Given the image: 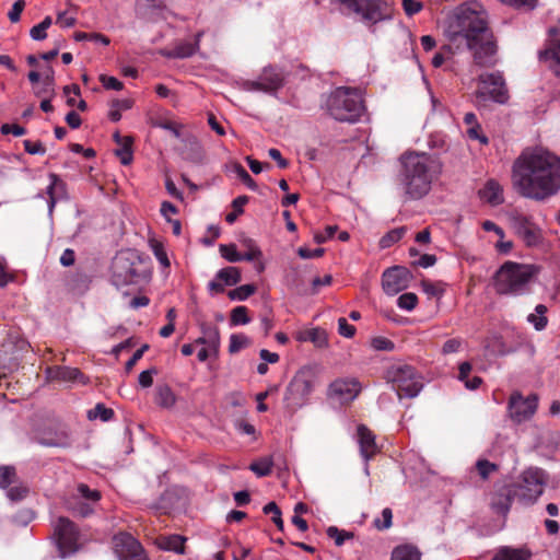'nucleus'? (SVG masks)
Segmentation results:
<instances>
[{"label": "nucleus", "instance_id": "69168bd1", "mask_svg": "<svg viewBox=\"0 0 560 560\" xmlns=\"http://www.w3.org/2000/svg\"><path fill=\"white\" fill-rule=\"evenodd\" d=\"M25 7L24 0H18L13 3L11 10L8 13V18L12 23L20 21L21 13Z\"/></svg>", "mask_w": 560, "mask_h": 560}, {"label": "nucleus", "instance_id": "49530a36", "mask_svg": "<svg viewBox=\"0 0 560 560\" xmlns=\"http://www.w3.org/2000/svg\"><path fill=\"white\" fill-rule=\"evenodd\" d=\"M265 514H272V522L279 530H283L284 523L281 517V511L275 502L267 503L262 509Z\"/></svg>", "mask_w": 560, "mask_h": 560}, {"label": "nucleus", "instance_id": "680f3d73", "mask_svg": "<svg viewBox=\"0 0 560 560\" xmlns=\"http://www.w3.org/2000/svg\"><path fill=\"white\" fill-rule=\"evenodd\" d=\"M158 374L156 369H150L142 371L138 377L139 385L143 388H148L153 384V376Z\"/></svg>", "mask_w": 560, "mask_h": 560}, {"label": "nucleus", "instance_id": "7c9ffc66", "mask_svg": "<svg viewBox=\"0 0 560 560\" xmlns=\"http://www.w3.org/2000/svg\"><path fill=\"white\" fill-rule=\"evenodd\" d=\"M49 178L50 184L47 187V195L49 196L48 208L51 213L57 199L65 192V184L56 174H50Z\"/></svg>", "mask_w": 560, "mask_h": 560}, {"label": "nucleus", "instance_id": "f704fd0d", "mask_svg": "<svg viewBox=\"0 0 560 560\" xmlns=\"http://www.w3.org/2000/svg\"><path fill=\"white\" fill-rule=\"evenodd\" d=\"M546 313L547 307L544 304H538L535 307V312L527 316V322L532 324L536 330H544L548 324Z\"/></svg>", "mask_w": 560, "mask_h": 560}, {"label": "nucleus", "instance_id": "72a5a7b5", "mask_svg": "<svg viewBox=\"0 0 560 560\" xmlns=\"http://www.w3.org/2000/svg\"><path fill=\"white\" fill-rule=\"evenodd\" d=\"M203 336L195 340L196 345L210 347L211 350H218L220 345V335L217 327H203Z\"/></svg>", "mask_w": 560, "mask_h": 560}, {"label": "nucleus", "instance_id": "1a4fd4ad", "mask_svg": "<svg viewBox=\"0 0 560 560\" xmlns=\"http://www.w3.org/2000/svg\"><path fill=\"white\" fill-rule=\"evenodd\" d=\"M547 482L546 472L540 468H528L520 477L518 482L511 483L513 498L523 505H529L542 494Z\"/></svg>", "mask_w": 560, "mask_h": 560}, {"label": "nucleus", "instance_id": "473e14b6", "mask_svg": "<svg viewBox=\"0 0 560 560\" xmlns=\"http://www.w3.org/2000/svg\"><path fill=\"white\" fill-rule=\"evenodd\" d=\"M530 553L522 548L502 547L492 560H528Z\"/></svg>", "mask_w": 560, "mask_h": 560}, {"label": "nucleus", "instance_id": "37998d69", "mask_svg": "<svg viewBox=\"0 0 560 560\" xmlns=\"http://www.w3.org/2000/svg\"><path fill=\"white\" fill-rule=\"evenodd\" d=\"M421 288L422 291L429 296L441 298L445 292L444 283L441 281L432 282L429 280H422Z\"/></svg>", "mask_w": 560, "mask_h": 560}, {"label": "nucleus", "instance_id": "f03ea898", "mask_svg": "<svg viewBox=\"0 0 560 560\" xmlns=\"http://www.w3.org/2000/svg\"><path fill=\"white\" fill-rule=\"evenodd\" d=\"M448 36L452 42L464 39L478 66L495 63L497 45L483 12L462 9L448 27Z\"/></svg>", "mask_w": 560, "mask_h": 560}, {"label": "nucleus", "instance_id": "dca6fc26", "mask_svg": "<svg viewBox=\"0 0 560 560\" xmlns=\"http://www.w3.org/2000/svg\"><path fill=\"white\" fill-rule=\"evenodd\" d=\"M361 390L362 386L358 378L342 377L330 383L327 395L340 404H348L353 401Z\"/></svg>", "mask_w": 560, "mask_h": 560}, {"label": "nucleus", "instance_id": "cd10ccee", "mask_svg": "<svg viewBox=\"0 0 560 560\" xmlns=\"http://www.w3.org/2000/svg\"><path fill=\"white\" fill-rule=\"evenodd\" d=\"M296 339L300 342L311 341L318 348H325L328 345L327 335L325 330L320 328H311L301 331L298 334Z\"/></svg>", "mask_w": 560, "mask_h": 560}, {"label": "nucleus", "instance_id": "20e7f679", "mask_svg": "<svg viewBox=\"0 0 560 560\" xmlns=\"http://www.w3.org/2000/svg\"><path fill=\"white\" fill-rule=\"evenodd\" d=\"M538 268L529 264L505 261L493 276V288L500 295L520 296L529 292Z\"/></svg>", "mask_w": 560, "mask_h": 560}, {"label": "nucleus", "instance_id": "4be33fe9", "mask_svg": "<svg viewBox=\"0 0 560 560\" xmlns=\"http://www.w3.org/2000/svg\"><path fill=\"white\" fill-rule=\"evenodd\" d=\"M47 376L51 381H63L74 383H85V377L77 368L52 366L47 369Z\"/></svg>", "mask_w": 560, "mask_h": 560}, {"label": "nucleus", "instance_id": "ea45409f", "mask_svg": "<svg viewBox=\"0 0 560 560\" xmlns=\"http://www.w3.org/2000/svg\"><path fill=\"white\" fill-rule=\"evenodd\" d=\"M77 491H78L79 498L86 500L91 504H95L102 498V494L98 490L91 489L85 483H79L77 486Z\"/></svg>", "mask_w": 560, "mask_h": 560}, {"label": "nucleus", "instance_id": "a18cd8bd", "mask_svg": "<svg viewBox=\"0 0 560 560\" xmlns=\"http://www.w3.org/2000/svg\"><path fill=\"white\" fill-rule=\"evenodd\" d=\"M417 304L418 296L412 292L404 293L397 299V306L407 312L413 311Z\"/></svg>", "mask_w": 560, "mask_h": 560}, {"label": "nucleus", "instance_id": "0e129e2a", "mask_svg": "<svg viewBox=\"0 0 560 560\" xmlns=\"http://www.w3.org/2000/svg\"><path fill=\"white\" fill-rule=\"evenodd\" d=\"M0 131L2 135H10L12 133L15 137H21L26 133V129L20 125H11V124H3L0 127Z\"/></svg>", "mask_w": 560, "mask_h": 560}, {"label": "nucleus", "instance_id": "7ed1b4c3", "mask_svg": "<svg viewBox=\"0 0 560 560\" xmlns=\"http://www.w3.org/2000/svg\"><path fill=\"white\" fill-rule=\"evenodd\" d=\"M399 161L398 180L407 197L418 200L427 196L442 172L440 160L424 152H406Z\"/></svg>", "mask_w": 560, "mask_h": 560}, {"label": "nucleus", "instance_id": "6e6552de", "mask_svg": "<svg viewBox=\"0 0 560 560\" xmlns=\"http://www.w3.org/2000/svg\"><path fill=\"white\" fill-rule=\"evenodd\" d=\"M342 5L348 12L361 16L364 23L375 25L380 22L389 21L393 18L394 9L387 0H334Z\"/></svg>", "mask_w": 560, "mask_h": 560}, {"label": "nucleus", "instance_id": "f8f14e48", "mask_svg": "<svg viewBox=\"0 0 560 560\" xmlns=\"http://www.w3.org/2000/svg\"><path fill=\"white\" fill-rule=\"evenodd\" d=\"M477 97L489 96L495 103L504 104L509 100L505 80L500 71L480 74Z\"/></svg>", "mask_w": 560, "mask_h": 560}, {"label": "nucleus", "instance_id": "9d476101", "mask_svg": "<svg viewBox=\"0 0 560 560\" xmlns=\"http://www.w3.org/2000/svg\"><path fill=\"white\" fill-rule=\"evenodd\" d=\"M140 258L130 252H121L112 262V281L116 287L137 283L142 273L139 269Z\"/></svg>", "mask_w": 560, "mask_h": 560}, {"label": "nucleus", "instance_id": "58836bf2", "mask_svg": "<svg viewBox=\"0 0 560 560\" xmlns=\"http://www.w3.org/2000/svg\"><path fill=\"white\" fill-rule=\"evenodd\" d=\"M250 323V317L248 316V310L246 306H236L231 312L230 325L231 326H240L246 325Z\"/></svg>", "mask_w": 560, "mask_h": 560}, {"label": "nucleus", "instance_id": "3c124183", "mask_svg": "<svg viewBox=\"0 0 560 560\" xmlns=\"http://www.w3.org/2000/svg\"><path fill=\"white\" fill-rule=\"evenodd\" d=\"M327 536L334 539L337 546H341L347 539L352 538L353 535L346 530H340L336 526H329L327 528Z\"/></svg>", "mask_w": 560, "mask_h": 560}, {"label": "nucleus", "instance_id": "39448f33", "mask_svg": "<svg viewBox=\"0 0 560 560\" xmlns=\"http://www.w3.org/2000/svg\"><path fill=\"white\" fill-rule=\"evenodd\" d=\"M326 109L338 121L355 122L362 116L364 105L357 89L339 86L327 97Z\"/></svg>", "mask_w": 560, "mask_h": 560}, {"label": "nucleus", "instance_id": "a878e982", "mask_svg": "<svg viewBox=\"0 0 560 560\" xmlns=\"http://www.w3.org/2000/svg\"><path fill=\"white\" fill-rule=\"evenodd\" d=\"M114 139L119 147L115 150V154L122 165H129L133 159L132 138L129 136H120L116 132Z\"/></svg>", "mask_w": 560, "mask_h": 560}, {"label": "nucleus", "instance_id": "0eeeda50", "mask_svg": "<svg viewBox=\"0 0 560 560\" xmlns=\"http://www.w3.org/2000/svg\"><path fill=\"white\" fill-rule=\"evenodd\" d=\"M386 380L396 390L399 398H415L423 388V377L415 368L396 364L386 371Z\"/></svg>", "mask_w": 560, "mask_h": 560}, {"label": "nucleus", "instance_id": "6ab92c4d", "mask_svg": "<svg viewBox=\"0 0 560 560\" xmlns=\"http://www.w3.org/2000/svg\"><path fill=\"white\" fill-rule=\"evenodd\" d=\"M358 444L360 454L365 460V472H369L368 462L373 458L378 452V446L375 442V435L364 424H360L357 429Z\"/></svg>", "mask_w": 560, "mask_h": 560}, {"label": "nucleus", "instance_id": "a19ab883", "mask_svg": "<svg viewBox=\"0 0 560 560\" xmlns=\"http://www.w3.org/2000/svg\"><path fill=\"white\" fill-rule=\"evenodd\" d=\"M88 417L90 420L101 419L102 421H108L114 417V411L103 404H97L93 409L88 411Z\"/></svg>", "mask_w": 560, "mask_h": 560}, {"label": "nucleus", "instance_id": "13d9d810", "mask_svg": "<svg viewBox=\"0 0 560 560\" xmlns=\"http://www.w3.org/2000/svg\"><path fill=\"white\" fill-rule=\"evenodd\" d=\"M27 492H28L27 487L22 486V485L7 488V497L11 501H20V500L24 499L26 497Z\"/></svg>", "mask_w": 560, "mask_h": 560}, {"label": "nucleus", "instance_id": "052dcab7", "mask_svg": "<svg viewBox=\"0 0 560 560\" xmlns=\"http://www.w3.org/2000/svg\"><path fill=\"white\" fill-rule=\"evenodd\" d=\"M355 327L347 322L345 317L338 319V332L342 337L352 338L355 335Z\"/></svg>", "mask_w": 560, "mask_h": 560}, {"label": "nucleus", "instance_id": "a211bd4d", "mask_svg": "<svg viewBox=\"0 0 560 560\" xmlns=\"http://www.w3.org/2000/svg\"><path fill=\"white\" fill-rule=\"evenodd\" d=\"M284 73L272 66L265 67L257 80L248 82L249 90L272 93L282 88Z\"/></svg>", "mask_w": 560, "mask_h": 560}, {"label": "nucleus", "instance_id": "bb28decb", "mask_svg": "<svg viewBox=\"0 0 560 560\" xmlns=\"http://www.w3.org/2000/svg\"><path fill=\"white\" fill-rule=\"evenodd\" d=\"M186 538L180 535H168L159 538V547L166 551H173L178 555L185 553Z\"/></svg>", "mask_w": 560, "mask_h": 560}, {"label": "nucleus", "instance_id": "412c9836", "mask_svg": "<svg viewBox=\"0 0 560 560\" xmlns=\"http://www.w3.org/2000/svg\"><path fill=\"white\" fill-rule=\"evenodd\" d=\"M516 499L513 498L511 485L499 488L491 497V508L499 514L505 515L510 511L511 504Z\"/></svg>", "mask_w": 560, "mask_h": 560}, {"label": "nucleus", "instance_id": "e433bc0d", "mask_svg": "<svg viewBox=\"0 0 560 560\" xmlns=\"http://www.w3.org/2000/svg\"><path fill=\"white\" fill-rule=\"evenodd\" d=\"M406 231L407 230L405 226L390 230L384 236L381 237L380 247L383 249L390 247L392 245H394L404 237Z\"/></svg>", "mask_w": 560, "mask_h": 560}, {"label": "nucleus", "instance_id": "09e8293b", "mask_svg": "<svg viewBox=\"0 0 560 560\" xmlns=\"http://www.w3.org/2000/svg\"><path fill=\"white\" fill-rule=\"evenodd\" d=\"M15 479V468L12 466L0 467V487L2 489L9 488Z\"/></svg>", "mask_w": 560, "mask_h": 560}, {"label": "nucleus", "instance_id": "e2e57ef3", "mask_svg": "<svg viewBox=\"0 0 560 560\" xmlns=\"http://www.w3.org/2000/svg\"><path fill=\"white\" fill-rule=\"evenodd\" d=\"M100 81L102 82L103 86L107 90L120 91L124 86L122 83L115 77L102 74L100 77Z\"/></svg>", "mask_w": 560, "mask_h": 560}, {"label": "nucleus", "instance_id": "393cba45", "mask_svg": "<svg viewBox=\"0 0 560 560\" xmlns=\"http://www.w3.org/2000/svg\"><path fill=\"white\" fill-rule=\"evenodd\" d=\"M479 196L483 201L492 206L501 205L504 201L503 189L501 185L493 179L486 183L483 188L480 189Z\"/></svg>", "mask_w": 560, "mask_h": 560}, {"label": "nucleus", "instance_id": "4d7b16f0", "mask_svg": "<svg viewBox=\"0 0 560 560\" xmlns=\"http://www.w3.org/2000/svg\"><path fill=\"white\" fill-rule=\"evenodd\" d=\"M392 523H393V512L389 508H385L382 511V520L381 518L374 520V526L380 530L388 529L392 526Z\"/></svg>", "mask_w": 560, "mask_h": 560}, {"label": "nucleus", "instance_id": "603ef678", "mask_svg": "<svg viewBox=\"0 0 560 560\" xmlns=\"http://www.w3.org/2000/svg\"><path fill=\"white\" fill-rule=\"evenodd\" d=\"M501 3L516 10L530 11L536 8L537 0H499Z\"/></svg>", "mask_w": 560, "mask_h": 560}, {"label": "nucleus", "instance_id": "c03bdc74", "mask_svg": "<svg viewBox=\"0 0 560 560\" xmlns=\"http://www.w3.org/2000/svg\"><path fill=\"white\" fill-rule=\"evenodd\" d=\"M255 292V287L253 284H244L237 287L229 292V298L232 301H245Z\"/></svg>", "mask_w": 560, "mask_h": 560}, {"label": "nucleus", "instance_id": "b1692460", "mask_svg": "<svg viewBox=\"0 0 560 560\" xmlns=\"http://www.w3.org/2000/svg\"><path fill=\"white\" fill-rule=\"evenodd\" d=\"M539 60L560 78V39L551 42L545 50L539 51Z\"/></svg>", "mask_w": 560, "mask_h": 560}, {"label": "nucleus", "instance_id": "5701e85b", "mask_svg": "<svg viewBox=\"0 0 560 560\" xmlns=\"http://www.w3.org/2000/svg\"><path fill=\"white\" fill-rule=\"evenodd\" d=\"M221 256L231 262H237L242 260L254 261L260 259L262 253L260 249L252 248L250 253H238L236 246L234 244L224 245L221 244L220 247Z\"/></svg>", "mask_w": 560, "mask_h": 560}, {"label": "nucleus", "instance_id": "423d86ee", "mask_svg": "<svg viewBox=\"0 0 560 560\" xmlns=\"http://www.w3.org/2000/svg\"><path fill=\"white\" fill-rule=\"evenodd\" d=\"M315 387V375L308 368L300 369L289 382L283 405L285 411L292 416L308 404L310 395Z\"/></svg>", "mask_w": 560, "mask_h": 560}, {"label": "nucleus", "instance_id": "f257e3e1", "mask_svg": "<svg viewBox=\"0 0 560 560\" xmlns=\"http://www.w3.org/2000/svg\"><path fill=\"white\" fill-rule=\"evenodd\" d=\"M512 183L525 198H551L560 191V156L541 147L525 149L513 163Z\"/></svg>", "mask_w": 560, "mask_h": 560}, {"label": "nucleus", "instance_id": "864d4df0", "mask_svg": "<svg viewBox=\"0 0 560 560\" xmlns=\"http://www.w3.org/2000/svg\"><path fill=\"white\" fill-rule=\"evenodd\" d=\"M74 39L77 42L93 40V42L102 43L103 45H108L109 44V38L104 36L103 34H100V33L78 32L74 35Z\"/></svg>", "mask_w": 560, "mask_h": 560}, {"label": "nucleus", "instance_id": "c85d7f7f", "mask_svg": "<svg viewBox=\"0 0 560 560\" xmlns=\"http://www.w3.org/2000/svg\"><path fill=\"white\" fill-rule=\"evenodd\" d=\"M40 443L45 446L67 448L72 445V440L67 430H60L44 436Z\"/></svg>", "mask_w": 560, "mask_h": 560}, {"label": "nucleus", "instance_id": "c756f323", "mask_svg": "<svg viewBox=\"0 0 560 560\" xmlns=\"http://www.w3.org/2000/svg\"><path fill=\"white\" fill-rule=\"evenodd\" d=\"M421 556L416 546L405 544L393 549L390 560H421Z\"/></svg>", "mask_w": 560, "mask_h": 560}, {"label": "nucleus", "instance_id": "338daca9", "mask_svg": "<svg viewBox=\"0 0 560 560\" xmlns=\"http://www.w3.org/2000/svg\"><path fill=\"white\" fill-rule=\"evenodd\" d=\"M462 343H463V341L459 338H452V339L446 340L442 348L443 354H451V353L458 352L462 347Z\"/></svg>", "mask_w": 560, "mask_h": 560}, {"label": "nucleus", "instance_id": "bf43d9fd", "mask_svg": "<svg viewBox=\"0 0 560 560\" xmlns=\"http://www.w3.org/2000/svg\"><path fill=\"white\" fill-rule=\"evenodd\" d=\"M371 345L377 351H393L395 349L394 342L385 337L373 338Z\"/></svg>", "mask_w": 560, "mask_h": 560}, {"label": "nucleus", "instance_id": "774afa93", "mask_svg": "<svg viewBox=\"0 0 560 560\" xmlns=\"http://www.w3.org/2000/svg\"><path fill=\"white\" fill-rule=\"evenodd\" d=\"M467 135L469 139L478 140L481 144H488V138L481 132L479 124L468 127Z\"/></svg>", "mask_w": 560, "mask_h": 560}, {"label": "nucleus", "instance_id": "de8ad7c7", "mask_svg": "<svg viewBox=\"0 0 560 560\" xmlns=\"http://www.w3.org/2000/svg\"><path fill=\"white\" fill-rule=\"evenodd\" d=\"M250 470L255 472L258 477L268 476L272 471V460L269 458H265L255 462L250 465Z\"/></svg>", "mask_w": 560, "mask_h": 560}, {"label": "nucleus", "instance_id": "ddd939ff", "mask_svg": "<svg viewBox=\"0 0 560 560\" xmlns=\"http://www.w3.org/2000/svg\"><path fill=\"white\" fill-rule=\"evenodd\" d=\"M509 221L514 233L526 246H537L541 242V230L530 215L514 211L509 215Z\"/></svg>", "mask_w": 560, "mask_h": 560}, {"label": "nucleus", "instance_id": "9b49d317", "mask_svg": "<svg viewBox=\"0 0 560 560\" xmlns=\"http://www.w3.org/2000/svg\"><path fill=\"white\" fill-rule=\"evenodd\" d=\"M54 536L60 557L74 555L81 547L78 527L69 518L60 516L54 523Z\"/></svg>", "mask_w": 560, "mask_h": 560}, {"label": "nucleus", "instance_id": "f3484780", "mask_svg": "<svg viewBox=\"0 0 560 560\" xmlns=\"http://www.w3.org/2000/svg\"><path fill=\"white\" fill-rule=\"evenodd\" d=\"M115 553L119 560H148L140 542L127 533L114 536Z\"/></svg>", "mask_w": 560, "mask_h": 560}, {"label": "nucleus", "instance_id": "6e6d98bb", "mask_svg": "<svg viewBox=\"0 0 560 560\" xmlns=\"http://www.w3.org/2000/svg\"><path fill=\"white\" fill-rule=\"evenodd\" d=\"M74 515L86 517L94 512L93 504L89 502H75L69 508Z\"/></svg>", "mask_w": 560, "mask_h": 560}, {"label": "nucleus", "instance_id": "c9c22d12", "mask_svg": "<svg viewBox=\"0 0 560 560\" xmlns=\"http://www.w3.org/2000/svg\"><path fill=\"white\" fill-rule=\"evenodd\" d=\"M217 279L224 285L232 287L241 281V271L236 267H225L217 272Z\"/></svg>", "mask_w": 560, "mask_h": 560}, {"label": "nucleus", "instance_id": "8fccbe9b", "mask_svg": "<svg viewBox=\"0 0 560 560\" xmlns=\"http://www.w3.org/2000/svg\"><path fill=\"white\" fill-rule=\"evenodd\" d=\"M235 173L240 180L250 190L256 191L258 189V185L256 182L252 178V176L248 174V172L240 164H236Z\"/></svg>", "mask_w": 560, "mask_h": 560}, {"label": "nucleus", "instance_id": "79ce46f5", "mask_svg": "<svg viewBox=\"0 0 560 560\" xmlns=\"http://www.w3.org/2000/svg\"><path fill=\"white\" fill-rule=\"evenodd\" d=\"M250 339L244 334H232L230 336L229 351L230 353H236L242 349L249 346Z\"/></svg>", "mask_w": 560, "mask_h": 560}, {"label": "nucleus", "instance_id": "5fc2aeb1", "mask_svg": "<svg viewBox=\"0 0 560 560\" xmlns=\"http://www.w3.org/2000/svg\"><path fill=\"white\" fill-rule=\"evenodd\" d=\"M476 469L482 479H487L490 474L498 469V466L487 459H478L476 463Z\"/></svg>", "mask_w": 560, "mask_h": 560}, {"label": "nucleus", "instance_id": "4c0bfd02", "mask_svg": "<svg viewBox=\"0 0 560 560\" xmlns=\"http://www.w3.org/2000/svg\"><path fill=\"white\" fill-rule=\"evenodd\" d=\"M150 248H151L154 257L156 258V260L160 262V265L163 268H168L171 266L170 259L167 257V252L162 242L156 241V240H151Z\"/></svg>", "mask_w": 560, "mask_h": 560}, {"label": "nucleus", "instance_id": "2eb2a0df", "mask_svg": "<svg viewBox=\"0 0 560 560\" xmlns=\"http://www.w3.org/2000/svg\"><path fill=\"white\" fill-rule=\"evenodd\" d=\"M412 275L408 268L393 266L382 275V288L387 295H396L409 287Z\"/></svg>", "mask_w": 560, "mask_h": 560}, {"label": "nucleus", "instance_id": "4468645a", "mask_svg": "<svg viewBox=\"0 0 560 560\" xmlns=\"http://www.w3.org/2000/svg\"><path fill=\"white\" fill-rule=\"evenodd\" d=\"M537 408L538 396L535 394L524 397L520 392H514L510 396L508 411L512 421L516 423L532 419Z\"/></svg>", "mask_w": 560, "mask_h": 560}, {"label": "nucleus", "instance_id": "2f4dec72", "mask_svg": "<svg viewBox=\"0 0 560 560\" xmlns=\"http://www.w3.org/2000/svg\"><path fill=\"white\" fill-rule=\"evenodd\" d=\"M155 402L162 408H172L175 405L176 396L168 385L163 384L156 386Z\"/></svg>", "mask_w": 560, "mask_h": 560}, {"label": "nucleus", "instance_id": "aec40b11", "mask_svg": "<svg viewBox=\"0 0 560 560\" xmlns=\"http://www.w3.org/2000/svg\"><path fill=\"white\" fill-rule=\"evenodd\" d=\"M203 36V32H198L195 36L194 42L182 40L174 44L172 48L164 49L162 55L167 58H189L191 57L198 49L200 45V39Z\"/></svg>", "mask_w": 560, "mask_h": 560}]
</instances>
